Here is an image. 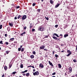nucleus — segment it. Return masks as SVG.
Segmentation results:
<instances>
[{
    "mask_svg": "<svg viewBox=\"0 0 77 77\" xmlns=\"http://www.w3.org/2000/svg\"><path fill=\"white\" fill-rule=\"evenodd\" d=\"M61 45V46H63L64 45L62 44Z\"/></svg>",
    "mask_w": 77,
    "mask_h": 77,
    "instance_id": "60",
    "label": "nucleus"
},
{
    "mask_svg": "<svg viewBox=\"0 0 77 77\" xmlns=\"http://www.w3.org/2000/svg\"><path fill=\"white\" fill-rule=\"evenodd\" d=\"M32 67L33 68H35V67H34V66H32Z\"/></svg>",
    "mask_w": 77,
    "mask_h": 77,
    "instance_id": "59",
    "label": "nucleus"
},
{
    "mask_svg": "<svg viewBox=\"0 0 77 77\" xmlns=\"http://www.w3.org/2000/svg\"><path fill=\"white\" fill-rule=\"evenodd\" d=\"M24 48H22L21 49V51L22 52H23V51H24Z\"/></svg>",
    "mask_w": 77,
    "mask_h": 77,
    "instance_id": "20",
    "label": "nucleus"
},
{
    "mask_svg": "<svg viewBox=\"0 0 77 77\" xmlns=\"http://www.w3.org/2000/svg\"><path fill=\"white\" fill-rule=\"evenodd\" d=\"M32 26H30L29 28H30V29H31V28H32Z\"/></svg>",
    "mask_w": 77,
    "mask_h": 77,
    "instance_id": "54",
    "label": "nucleus"
},
{
    "mask_svg": "<svg viewBox=\"0 0 77 77\" xmlns=\"http://www.w3.org/2000/svg\"><path fill=\"white\" fill-rule=\"evenodd\" d=\"M60 36H61V37L60 38H62V34H60Z\"/></svg>",
    "mask_w": 77,
    "mask_h": 77,
    "instance_id": "45",
    "label": "nucleus"
},
{
    "mask_svg": "<svg viewBox=\"0 0 77 77\" xmlns=\"http://www.w3.org/2000/svg\"><path fill=\"white\" fill-rule=\"evenodd\" d=\"M68 36V34H66L64 35V37L65 38H66V37H67Z\"/></svg>",
    "mask_w": 77,
    "mask_h": 77,
    "instance_id": "15",
    "label": "nucleus"
},
{
    "mask_svg": "<svg viewBox=\"0 0 77 77\" xmlns=\"http://www.w3.org/2000/svg\"><path fill=\"white\" fill-rule=\"evenodd\" d=\"M2 77H5V75H2Z\"/></svg>",
    "mask_w": 77,
    "mask_h": 77,
    "instance_id": "62",
    "label": "nucleus"
},
{
    "mask_svg": "<svg viewBox=\"0 0 77 77\" xmlns=\"http://www.w3.org/2000/svg\"><path fill=\"white\" fill-rule=\"evenodd\" d=\"M15 39V38H10V40H11V41H14Z\"/></svg>",
    "mask_w": 77,
    "mask_h": 77,
    "instance_id": "23",
    "label": "nucleus"
},
{
    "mask_svg": "<svg viewBox=\"0 0 77 77\" xmlns=\"http://www.w3.org/2000/svg\"><path fill=\"white\" fill-rule=\"evenodd\" d=\"M54 51L53 52V54H54Z\"/></svg>",
    "mask_w": 77,
    "mask_h": 77,
    "instance_id": "56",
    "label": "nucleus"
},
{
    "mask_svg": "<svg viewBox=\"0 0 77 77\" xmlns=\"http://www.w3.org/2000/svg\"><path fill=\"white\" fill-rule=\"evenodd\" d=\"M67 53H69L71 52V51H70L69 50H68L67 51Z\"/></svg>",
    "mask_w": 77,
    "mask_h": 77,
    "instance_id": "32",
    "label": "nucleus"
},
{
    "mask_svg": "<svg viewBox=\"0 0 77 77\" xmlns=\"http://www.w3.org/2000/svg\"><path fill=\"white\" fill-rule=\"evenodd\" d=\"M6 54H8V53H9V51H6Z\"/></svg>",
    "mask_w": 77,
    "mask_h": 77,
    "instance_id": "40",
    "label": "nucleus"
},
{
    "mask_svg": "<svg viewBox=\"0 0 77 77\" xmlns=\"http://www.w3.org/2000/svg\"><path fill=\"white\" fill-rule=\"evenodd\" d=\"M25 72H27V70H26L24 71Z\"/></svg>",
    "mask_w": 77,
    "mask_h": 77,
    "instance_id": "51",
    "label": "nucleus"
},
{
    "mask_svg": "<svg viewBox=\"0 0 77 77\" xmlns=\"http://www.w3.org/2000/svg\"><path fill=\"white\" fill-rule=\"evenodd\" d=\"M27 18V16L26 15H24L22 18V20H26Z\"/></svg>",
    "mask_w": 77,
    "mask_h": 77,
    "instance_id": "2",
    "label": "nucleus"
},
{
    "mask_svg": "<svg viewBox=\"0 0 77 77\" xmlns=\"http://www.w3.org/2000/svg\"><path fill=\"white\" fill-rule=\"evenodd\" d=\"M52 77H56V76H53Z\"/></svg>",
    "mask_w": 77,
    "mask_h": 77,
    "instance_id": "64",
    "label": "nucleus"
},
{
    "mask_svg": "<svg viewBox=\"0 0 77 77\" xmlns=\"http://www.w3.org/2000/svg\"><path fill=\"white\" fill-rule=\"evenodd\" d=\"M48 62H49V64L50 65H51V66L52 67L54 66H53V65L52 63L50 62V61H48Z\"/></svg>",
    "mask_w": 77,
    "mask_h": 77,
    "instance_id": "5",
    "label": "nucleus"
},
{
    "mask_svg": "<svg viewBox=\"0 0 77 77\" xmlns=\"http://www.w3.org/2000/svg\"><path fill=\"white\" fill-rule=\"evenodd\" d=\"M30 26H32V23H30Z\"/></svg>",
    "mask_w": 77,
    "mask_h": 77,
    "instance_id": "63",
    "label": "nucleus"
},
{
    "mask_svg": "<svg viewBox=\"0 0 77 77\" xmlns=\"http://www.w3.org/2000/svg\"><path fill=\"white\" fill-rule=\"evenodd\" d=\"M32 54H36V52H35V51H33L32 52Z\"/></svg>",
    "mask_w": 77,
    "mask_h": 77,
    "instance_id": "30",
    "label": "nucleus"
},
{
    "mask_svg": "<svg viewBox=\"0 0 77 77\" xmlns=\"http://www.w3.org/2000/svg\"><path fill=\"white\" fill-rule=\"evenodd\" d=\"M22 72V73H25V72H24V71L23 72Z\"/></svg>",
    "mask_w": 77,
    "mask_h": 77,
    "instance_id": "58",
    "label": "nucleus"
},
{
    "mask_svg": "<svg viewBox=\"0 0 77 77\" xmlns=\"http://www.w3.org/2000/svg\"><path fill=\"white\" fill-rule=\"evenodd\" d=\"M5 37H7V34H5Z\"/></svg>",
    "mask_w": 77,
    "mask_h": 77,
    "instance_id": "50",
    "label": "nucleus"
},
{
    "mask_svg": "<svg viewBox=\"0 0 77 77\" xmlns=\"http://www.w3.org/2000/svg\"><path fill=\"white\" fill-rule=\"evenodd\" d=\"M59 5H60V4H58L57 5H56L55 8H57V7H58Z\"/></svg>",
    "mask_w": 77,
    "mask_h": 77,
    "instance_id": "18",
    "label": "nucleus"
},
{
    "mask_svg": "<svg viewBox=\"0 0 77 77\" xmlns=\"http://www.w3.org/2000/svg\"><path fill=\"white\" fill-rule=\"evenodd\" d=\"M36 5V4L35 3H33L32 4V6H35Z\"/></svg>",
    "mask_w": 77,
    "mask_h": 77,
    "instance_id": "29",
    "label": "nucleus"
},
{
    "mask_svg": "<svg viewBox=\"0 0 77 77\" xmlns=\"http://www.w3.org/2000/svg\"><path fill=\"white\" fill-rule=\"evenodd\" d=\"M9 25L11 27L13 26V24L12 23H9Z\"/></svg>",
    "mask_w": 77,
    "mask_h": 77,
    "instance_id": "14",
    "label": "nucleus"
},
{
    "mask_svg": "<svg viewBox=\"0 0 77 77\" xmlns=\"http://www.w3.org/2000/svg\"><path fill=\"white\" fill-rule=\"evenodd\" d=\"M14 43H15V44H17V41H15L14 42Z\"/></svg>",
    "mask_w": 77,
    "mask_h": 77,
    "instance_id": "47",
    "label": "nucleus"
},
{
    "mask_svg": "<svg viewBox=\"0 0 77 77\" xmlns=\"http://www.w3.org/2000/svg\"><path fill=\"white\" fill-rule=\"evenodd\" d=\"M0 44H3V41H0Z\"/></svg>",
    "mask_w": 77,
    "mask_h": 77,
    "instance_id": "36",
    "label": "nucleus"
},
{
    "mask_svg": "<svg viewBox=\"0 0 77 77\" xmlns=\"http://www.w3.org/2000/svg\"><path fill=\"white\" fill-rule=\"evenodd\" d=\"M16 72H12V74H16Z\"/></svg>",
    "mask_w": 77,
    "mask_h": 77,
    "instance_id": "35",
    "label": "nucleus"
},
{
    "mask_svg": "<svg viewBox=\"0 0 77 77\" xmlns=\"http://www.w3.org/2000/svg\"><path fill=\"white\" fill-rule=\"evenodd\" d=\"M71 53L72 52H70L67 55H66V56L68 57L69 56H70V55H71Z\"/></svg>",
    "mask_w": 77,
    "mask_h": 77,
    "instance_id": "11",
    "label": "nucleus"
},
{
    "mask_svg": "<svg viewBox=\"0 0 77 77\" xmlns=\"http://www.w3.org/2000/svg\"><path fill=\"white\" fill-rule=\"evenodd\" d=\"M2 25H0V29H2Z\"/></svg>",
    "mask_w": 77,
    "mask_h": 77,
    "instance_id": "39",
    "label": "nucleus"
},
{
    "mask_svg": "<svg viewBox=\"0 0 77 77\" xmlns=\"http://www.w3.org/2000/svg\"><path fill=\"white\" fill-rule=\"evenodd\" d=\"M53 39H55V40H57V38L56 36H54L53 37Z\"/></svg>",
    "mask_w": 77,
    "mask_h": 77,
    "instance_id": "12",
    "label": "nucleus"
},
{
    "mask_svg": "<svg viewBox=\"0 0 77 77\" xmlns=\"http://www.w3.org/2000/svg\"><path fill=\"white\" fill-rule=\"evenodd\" d=\"M50 2L51 3V4H53V1H52V0H51L50 1Z\"/></svg>",
    "mask_w": 77,
    "mask_h": 77,
    "instance_id": "22",
    "label": "nucleus"
},
{
    "mask_svg": "<svg viewBox=\"0 0 77 77\" xmlns=\"http://www.w3.org/2000/svg\"><path fill=\"white\" fill-rule=\"evenodd\" d=\"M55 74H56V72H54L52 74V75H55Z\"/></svg>",
    "mask_w": 77,
    "mask_h": 77,
    "instance_id": "34",
    "label": "nucleus"
},
{
    "mask_svg": "<svg viewBox=\"0 0 77 77\" xmlns=\"http://www.w3.org/2000/svg\"><path fill=\"white\" fill-rule=\"evenodd\" d=\"M41 1L42 2H43V1H44V0H41Z\"/></svg>",
    "mask_w": 77,
    "mask_h": 77,
    "instance_id": "61",
    "label": "nucleus"
},
{
    "mask_svg": "<svg viewBox=\"0 0 77 77\" xmlns=\"http://www.w3.org/2000/svg\"><path fill=\"white\" fill-rule=\"evenodd\" d=\"M4 69H5V70H6L7 69H8V67L7 66H5L4 67Z\"/></svg>",
    "mask_w": 77,
    "mask_h": 77,
    "instance_id": "16",
    "label": "nucleus"
},
{
    "mask_svg": "<svg viewBox=\"0 0 77 77\" xmlns=\"http://www.w3.org/2000/svg\"><path fill=\"white\" fill-rule=\"evenodd\" d=\"M68 27V25H66L65 26H64V28L65 29V28H66V27Z\"/></svg>",
    "mask_w": 77,
    "mask_h": 77,
    "instance_id": "25",
    "label": "nucleus"
},
{
    "mask_svg": "<svg viewBox=\"0 0 77 77\" xmlns=\"http://www.w3.org/2000/svg\"><path fill=\"white\" fill-rule=\"evenodd\" d=\"M18 8H20V6H18L16 7V9H18Z\"/></svg>",
    "mask_w": 77,
    "mask_h": 77,
    "instance_id": "43",
    "label": "nucleus"
},
{
    "mask_svg": "<svg viewBox=\"0 0 77 77\" xmlns=\"http://www.w3.org/2000/svg\"><path fill=\"white\" fill-rule=\"evenodd\" d=\"M58 66L59 68H61L62 67V66H61V65L60 64H58Z\"/></svg>",
    "mask_w": 77,
    "mask_h": 77,
    "instance_id": "13",
    "label": "nucleus"
},
{
    "mask_svg": "<svg viewBox=\"0 0 77 77\" xmlns=\"http://www.w3.org/2000/svg\"><path fill=\"white\" fill-rule=\"evenodd\" d=\"M53 36H56L58 37H59V35H58L57 34L55 33H54L53 34Z\"/></svg>",
    "mask_w": 77,
    "mask_h": 77,
    "instance_id": "8",
    "label": "nucleus"
},
{
    "mask_svg": "<svg viewBox=\"0 0 77 77\" xmlns=\"http://www.w3.org/2000/svg\"><path fill=\"white\" fill-rule=\"evenodd\" d=\"M22 47H23V45L20 46V48H22Z\"/></svg>",
    "mask_w": 77,
    "mask_h": 77,
    "instance_id": "55",
    "label": "nucleus"
},
{
    "mask_svg": "<svg viewBox=\"0 0 77 77\" xmlns=\"http://www.w3.org/2000/svg\"><path fill=\"white\" fill-rule=\"evenodd\" d=\"M30 58H31V59H33V58H34V55H31L30 56Z\"/></svg>",
    "mask_w": 77,
    "mask_h": 77,
    "instance_id": "9",
    "label": "nucleus"
},
{
    "mask_svg": "<svg viewBox=\"0 0 77 77\" xmlns=\"http://www.w3.org/2000/svg\"><path fill=\"white\" fill-rule=\"evenodd\" d=\"M39 66L40 67V68H44V66H43V65L41 63L40 64Z\"/></svg>",
    "mask_w": 77,
    "mask_h": 77,
    "instance_id": "7",
    "label": "nucleus"
},
{
    "mask_svg": "<svg viewBox=\"0 0 77 77\" xmlns=\"http://www.w3.org/2000/svg\"><path fill=\"white\" fill-rule=\"evenodd\" d=\"M23 75L24 76H25V75H26V73L23 74Z\"/></svg>",
    "mask_w": 77,
    "mask_h": 77,
    "instance_id": "49",
    "label": "nucleus"
},
{
    "mask_svg": "<svg viewBox=\"0 0 77 77\" xmlns=\"http://www.w3.org/2000/svg\"><path fill=\"white\" fill-rule=\"evenodd\" d=\"M44 50H45V51H47V50L45 49H44Z\"/></svg>",
    "mask_w": 77,
    "mask_h": 77,
    "instance_id": "52",
    "label": "nucleus"
},
{
    "mask_svg": "<svg viewBox=\"0 0 77 77\" xmlns=\"http://www.w3.org/2000/svg\"><path fill=\"white\" fill-rule=\"evenodd\" d=\"M77 50V45L76 46V51Z\"/></svg>",
    "mask_w": 77,
    "mask_h": 77,
    "instance_id": "48",
    "label": "nucleus"
},
{
    "mask_svg": "<svg viewBox=\"0 0 77 77\" xmlns=\"http://www.w3.org/2000/svg\"><path fill=\"white\" fill-rule=\"evenodd\" d=\"M5 44H6V45H8V44H9V43H8V42H5Z\"/></svg>",
    "mask_w": 77,
    "mask_h": 77,
    "instance_id": "26",
    "label": "nucleus"
},
{
    "mask_svg": "<svg viewBox=\"0 0 77 77\" xmlns=\"http://www.w3.org/2000/svg\"><path fill=\"white\" fill-rule=\"evenodd\" d=\"M40 11H41V9H37V11H38V12H40Z\"/></svg>",
    "mask_w": 77,
    "mask_h": 77,
    "instance_id": "38",
    "label": "nucleus"
},
{
    "mask_svg": "<svg viewBox=\"0 0 77 77\" xmlns=\"http://www.w3.org/2000/svg\"><path fill=\"white\" fill-rule=\"evenodd\" d=\"M38 31H44L45 30V28L42 26H40L38 28Z\"/></svg>",
    "mask_w": 77,
    "mask_h": 77,
    "instance_id": "1",
    "label": "nucleus"
},
{
    "mask_svg": "<svg viewBox=\"0 0 77 77\" xmlns=\"http://www.w3.org/2000/svg\"><path fill=\"white\" fill-rule=\"evenodd\" d=\"M39 72H36L34 73H33V75H39Z\"/></svg>",
    "mask_w": 77,
    "mask_h": 77,
    "instance_id": "3",
    "label": "nucleus"
},
{
    "mask_svg": "<svg viewBox=\"0 0 77 77\" xmlns=\"http://www.w3.org/2000/svg\"><path fill=\"white\" fill-rule=\"evenodd\" d=\"M21 48H18V51H21Z\"/></svg>",
    "mask_w": 77,
    "mask_h": 77,
    "instance_id": "33",
    "label": "nucleus"
},
{
    "mask_svg": "<svg viewBox=\"0 0 77 77\" xmlns=\"http://www.w3.org/2000/svg\"><path fill=\"white\" fill-rule=\"evenodd\" d=\"M48 37V35H45V37L44 38H47Z\"/></svg>",
    "mask_w": 77,
    "mask_h": 77,
    "instance_id": "28",
    "label": "nucleus"
},
{
    "mask_svg": "<svg viewBox=\"0 0 77 77\" xmlns=\"http://www.w3.org/2000/svg\"><path fill=\"white\" fill-rule=\"evenodd\" d=\"M61 52H65V51L64 50L62 51H61Z\"/></svg>",
    "mask_w": 77,
    "mask_h": 77,
    "instance_id": "53",
    "label": "nucleus"
},
{
    "mask_svg": "<svg viewBox=\"0 0 77 77\" xmlns=\"http://www.w3.org/2000/svg\"><path fill=\"white\" fill-rule=\"evenodd\" d=\"M55 27H56V28H57V27H58V25H56L55 26Z\"/></svg>",
    "mask_w": 77,
    "mask_h": 77,
    "instance_id": "37",
    "label": "nucleus"
},
{
    "mask_svg": "<svg viewBox=\"0 0 77 77\" xmlns=\"http://www.w3.org/2000/svg\"><path fill=\"white\" fill-rule=\"evenodd\" d=\"M17 17H14V20H17Z\"/></svg>",
    "mask_w": 77,
    "mask_h": 77,
    "instance_id": "46",
    "label": "nucleus"
},
{
    "mask_svg": "<svg viewBox=\"0 0 77 77\" xmlns=\"http://www.w3.org/2000/svg\"><path fill=\"white\" fill-rule=\"evenodd\" d=\"M35 30V29H32V32H34Z\"/></svg>",
    "mask_w": 77,
    "mask_h": 77,
    "instance_id": "42",
    "label": "nucleus"
},
{
    "mask_svg": "<svg viewBox=\"0 0 77 77\" xmlns=\"http://www.w3.org/2000/svg\"><path fill=\"white\" fill-rule=\"evenodd\" d=\"M29 74H30V73H27L26 74V76H27V77H28V76L29 75Z\"/></svg>",
    "mask_w": 77,
    "mask_h": 77,
    "instance_id": "19",
    "label": "nucleus"
},
{
    "mask_svg": "<svg viewBox=\"0 0 77 77\" xmlns=\"http://www.w3.org/2000/svg\"><path fill=\"white\" fill-rule=\"evenodd\" d=\"M44 48H45V46L44 45L40 47V49H41L42 50H43Z\"/></svg>",
    "mask_w": 77,
    "mask_h": 77,
    "instance_id": "6",
    "label": "nucleus"
},
{
    "mask_svg": "<svg viewBox=\"0 0 77 77\" xmlns=\"http://www.w3.org/2000/svg\"><path fill=\"white\" fill-rule=\"evenodd\" d=\"M55 56L56 57H58V55L57 54H55Z\"/></svg>",
    "mask_w": 77,
    "mask_h": 77,
    "instance_id": "41",
    "label": "nucleus"
},
{
    "mask_svg": "<svg viewBox=\"0 0 77 77\" xmlns=\"http://www.w3.org/2000/svg\"><path fill=\"white\" fill-rule=\"evenodd\" d=\"M21 17V15H19L18 17H17V18L18 19H19V18H20Z\"/></svg>",
    "mask_w": 77,
    "mask_h": 77,
    "instance_id": "31",
    "label": "nucleus"
},
{
    "mask_svg": "<svg viewBox=\"0 0 77 77\" xmlns=\"http://www.w3.org/2000/svg\"><path fill=\"white\" fill-rule=\"evenodd\" d=\"M73 61L74 62H77V60H76L74 59Z\"/></svg>",
    "mask_w": 77,
    "mask_h": 77,
    "instance_id": "27",
    "label": "nucleus"
},
{
    "mask_svg": "<svg viewBox=\"0 0 77 77\" xmlns=\"http://www.w3.org/2000/svg\"><path fill=\"white\" fill-rule=\"evenodd\" d=\"M25 33H26V32H24L22 33L20 35L21 36H24V35H25Z\"/></svg>",
    "mask_w": 77,
    "mask_h": 77,
    "instance_id": "10",
    "label": "nucleus"
},
{
    "mask_svg": "<svg viewBox=\"0 0 77 77\" xmlns=\"http://www.w3.org/2000/svg\"><path fill=\"white\" fill-rule=\"evenodd\" d=\"M26 28H27V27L26 26H25L24 27V29H26Z\"/></svg>",
    "mask_w": 77,
    "mask_h": 77,
    "instance_id": "44",
    "label": "nucleus"
},
{
    "mask_svg": "<svg viewBox=\"0 0 77 77\" xmlns=\"http://www.w3.org/2000/svg\"><path fill=\"white\" fill-rule=\"evenodd\" d=\"M33 72H35V69H34L33 70Z\"/></svg>",
    "mask_w": 77,
    "mask_h": 77,
    "instance_id": "57",
    "label": "nucleus"
},
{
    "mask_svg": "<svg viewBox=\"0 0 77 77\" xmlns=\"http://www.w3.org/2000/svg\"><path fill=\"white\" fill-rule=\"evenodd\" d=\"M9 69H10V68H11V67L12 66V64H9Z\"/></svg>",
    "mask_w": 77,
    "mask_h": 77,
    "instance_id": "17",
    "label": "nucleus"
},
{
    "mask_svg": "<svg viewBox=\"0 0 77 77\" xmlns=\"http://www.w3.org/2000/svg\"><path fill=\"white\" fill-rule=\"evenodd\" d=\"M45 18L47 20H49V18L48 17H45Z\"/></svg>",
    "mask_w": 77,
    "mask_h": 77,
    "instance_id": "24",
    "label": "nucleus"
},
{
    "mask_svg": "<svg viewBox=\"0 0 77 77\" xmlns=\"http://www.w3.org/2000/svg\"><path fill=\"white\" fill-rule=\"evenodd\" d=\"M20 68H23V65L22 64H21Z\"/></svg>",
    "mask_w": 77,
    "mask_h": 77,
    "instance_id": "21",
    "label": "nucleus"
},
{
    "mask_svg": "<svg viewBox=\"0 0 77 77\" xmlns=\"http://www.w3.org/2000/svg\"><path fill=\"white\" fill-rule=\"evenodd\" d=\"M69 72L71 73L72 72V68L71 67H69Z\"/></svg>",
    "mask_w": 77,
    "mask_h": 77,
    "instance_id": "4",
    "label": "nucleus"
}]
</instances>
